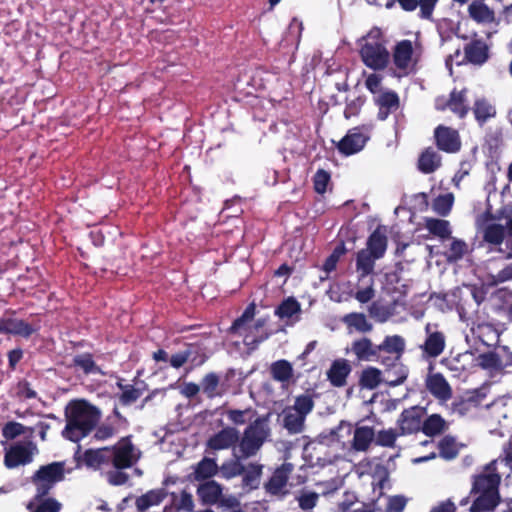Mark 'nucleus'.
<instances>
[{"instance_id":"nucleus-55","label":"nucleus","mask_w":512,"mask_h":512,"mask_svg":"<svg viewBox=\"0 0 512 512\" xmlns=\"http://www.w3.org/2000/svg\"><path fill=\"white\" fill-rule=\"evenodd\" d=\"M252 411L250 409L246 410H228L227 411V417L228 419L236 424V425H243L248 420L252 418Z\"/></svg>"},{"instance_id":"nucleus-12","label":"nucleus","mask_w":512,"mask_h":512,"mask_svg":"<svg viewBox=\"0 0 512 512\" xmlns=\"http://www.w3.org/2000/svg\"><path fill=\"white\" fill-rule=\"evenodd\" d=\"M292 470L293 465L290 463H284L279 468H277L271 476L270 480L265 485L267 492L272 495L286 494V485Z\"/></svg>"},{"instance_id":"nucleus-4","label":"nucleus","mask_w":512,"mask_h":512,"mask_svg":"<svg viewBox=\"0 0 512 512\" xmlns=\"http://www.w3.org/2000/svg\"><path fill=\"white\" fill-rule=\"evenodd\" d=\"M254 312L255 306L249 305L243 315L232 325V330L242 335L247 345L261 342L268 337V334L263 331L257 334L264 327L265 320H258L254 325H248L254 317Z\"/></svg>"},{"instance_id":"nucleus-45","label":"nucleus","mask_w":512,"mask_h":512,"mask_svg":"<svg viewBox=\"0 0 512 512\" xmlns=\"http://www.w3.org/2000/svg\"><path fill=\"white\" fill-rule=\"evenodd\" d=\"M296 499L298 501L299 507L304 511H308L312 510L316 506L319 499V494L304 489L299 492Z\"/></svg>"},{"instance_id":"nucleus-11","label":"nucleus","mask_w":512,"mask_h":512,"mask_svg":"<svg viewBox=\"0 0 512 512\" xmlns=\"http://www.w3.org/2000/svg\"><path fill=\"white\" fill-rule=\"evenodd\" d=\"M436 108L438 110L449 109L458 117L463 118L469 110V105L466 99V90H453L448 100L438 98L436 100Z\"/></svg>"},{"instance_id":"nucleus-42","label":"nucleus","mask_w":512,"mask_h":512,"mask_svg":"<svg viewBox=\"0 0 512 512\" xmlns=\"http://www.w3.org/2000/svg\"><path fill=\"white\" fill-rule=\"evenodd\" d=\"M446 428L445 420L438 414H433L427 418V420L422 424L423 432L426 435H436L443 432Z\"/></svg>"},{"instance_id":"nucleus-27","label":"nucleus","mask_w":512,"mask_h":512,"mask_svg":"<svg viewBox=\"0 0 512 512\" xmlns=\"http://www.w3.org/2000/svg\"><path fill=\"white\" fill-rule=\"evenodd\" d=\"M165 489L150 490L136 499V507L140 511H146L151 507L159 505L165 498Z\"/></svg>"},{"instance_id":"nucleus-9","label":"nucleus","mask_w":512,"mask_h":512,"mask_svg":"<svg viewBox=\"0 0 512 512\" xmlns=\"http://www.w3.org/2000/svg\"><path fill=\"white\" fill-rule=\"evenodd\" d=\"M368 139V134L363 132L360 128H352L339 141L337 147L341 153L349 156L361 151Z\"/></svg>"},{"instance_id":"nucleus-23","label":"nucleus","mask_w":512,"mask_h":512,"mask_svg":"<svg viewBox=\"0 0 512 512\" xmlns=\"http://www.w3.org/2000/svg\"><path fill=\"white\" fill-rule=\"evenodd\" d=\"M378 259L374 257L369 251L361 249L356 254V272L358 273V280L361 281L368 275L372 274L375 267V262Z\"/></svg>"},{"instance_id":"nucleus-39","label":"nucleus","mask_w":512,"mask_h":512,"mask_svg":"<svg viewBox=\"0 0 512 512\" xmlns=\"http://www.w3.org/2000/svg\"><path fill=\"white\" fill-rule=\"evenodd\" d=\"M425 227L430 233L440 238H449L451 234L450 224L446 220L427 218Z\"/></svg>"},{"instance_id":"nucleus-33","label":"nucleus","mask_w":512,"mask_h":512,"mask_svg":"<svg viewBox=\"0 0 512 512\" xmlns=\"http://www.w3.org/2000/svg\"><path fill=\"white\" fill-rule=\"evenodd\" d=\"M476 365L489 373H497L504 368L500 357L493 352L480 354L476 358Z\"/></svg>"},{"instance_id":"nucleus-49","label":"nucleus","mask_w":512,"mask_h":512,"mask_svg":"<svg viewBox=\"0 0 512 512\" xmlns=\"http://www.w3.org/2000/svg\"><path fill=\"white\" fill-rule=\"evenodd\" d=\"M218 385H219V378L216 374L210 373L207 374L202 382H201V389L202 391L210 398L218 395Z\"/></svg>"},{"instance_id":"nucleus-7","label":"nucleus","mask_w":512,"mask_h":512,"mask_svg":"<svg viewBox=\"0 0 512 512\" xmlns=\"http://www.w3.org/2000/svg\"><path fill=\"white\" fill-rule=\"evenodd\" d=\"M112 455L116 468H128L138 460L140 453L128 438H123L113 448Z\"/></svg>"},{"instance_id":"nucleus-3","label":"nucleus","mask_w":512,"mask_h":512,"mask_svg":"<svg viewBox=\"0 0 512 512\" xmlns=\"http://www.w3.org/2000/svg\"><path fill=\"white\" fill-rule=\"evenodd\" d=\"M268 436V428L264 421L256 420L245 430L237 448L236 458H248L256 454Z\"/></svg>"},{"instance_id":"nucleus-13","label":"nucleus","mask_w":512,"mask_h":512,"mask_svg":"<svg viewBox=\"0 0 512 512\" xmlns=\"http://www.w3.org/2000/svg\"><path fill=\"white\" fill-rule=\"evenodd\" d=\"M435 138L438 147L448 153H455L460 150L461 141L456 130L439 126L435 130Z\"/></svg>"},{"instance_id":"nucleus-24","label":"nucleus","mask_w":512,"mask_h":512,"mask_svg":"<svg viewBox=\"0 0 512 512\" xmlns=\"http://www.w3.org/2000/svg\"><path fill=\"white\" fill-rule=\"evenodd\" d=\"M35 329L28 323L19 319H2L0 320V332L29 337Z\"/></svg>"},{"instance_id":"nucleus-63","label":"nucleus","mask_w":512,"mask_h":512,"mask_svg":"<svg viewBox=\"0 0 512 512\" xmlns=\"http://www.w3.org/2000/svg\"><path fill=\"white\" fill-rule=\"evenodd\" d=\"M75 363L86 373L93 372L96 367L90 355H81L75 358Z\"/></svg>"},{"instance_id":"nucleus-61","label":"nucleus","mask_w":512,"mask_h":512,"mask_svg":"<svg viewBox=\"0 0 512 512\" xmlns=\"http://www.w3.org/2000/svg\"><path fill=\"white\" fill-rule=\"evenodd\" d=\"M25 432V427L17 422H9L3 428V436L6 439H13Z\"/></svg>"},{"instance_id":"nucleus-15","label":"nucleus","mask_w":512,"mask_h":512,"mask_svg":"<svg viewBox=\"0 0 512 512\" xmlns=\"http://www.w3.org/2000/svg\"><path fill=\"white\" fill-rule=\"evenodd\" d=\"M422 410L412 407L402 412L398 425L402 434H411L422 428Z\"/></svg>"},{"instance_id":"nucleus-40","label":"nucleus","mask_w":512,"mask_h":512,"mask_svg":"<svg viewBox=\"0 0 512 512\" xmlns=\"http://www.w3.org/2000/svg\"><path fill=\"white\" fill-rule=\"evenodd\" d=\"M243 484L251 489L257 488L260 483V477L262 474V465L250 464L244 468Z\"/></svg>"},{"instance_id":"nucleus-46","label":"nucleus","mask_w":512,"mask_h":512,"mask_svg":"<svg viewBox=\"0 0 512 512\" xmlns=\"http://www.w3.org/2000/svg\"><path fill=\"white\" fill-rule=\"evenodd\" d=\"M439 450L442 458L450 460L458 454V445L453 438L445 437L439 443Z\"/></svg>"},{"instance_id":"nucleus-20","label":"nucleus","mask_w":512,"mask_h":512,"mask_svg":"<svg viewBox=\"0 0 512 512\" xmlns=\"http://www.w3.org/2000/svg\"><path fill=\"white\" fill-rule=\"evenodd\" d=\"M366 251H369L378 260L381 259L387 249V237L385 230L378 227L368 238L366 243Z\"/></svg>"},{"instance_id":"nucleus-2","label":"nucleus","mask_w":512,"mask_h":512,"mask_svg":"<svg viewBox=\"0 0 512 512\" xmlns=\"http://www.w3.org/2000/svg\"><path fill=\"white\" fill-rule=\"evenodd\" d=\"M100 419V412L85 401L71 402L66 409L65 438L77 442L85 437Z\"/></svg>"},{"instance_id":"nucleus-43","label":"nucleus","mask_w":512,"mask_h":512,"mask_svg":"<svg viewBox=\"0 0 512 512\" xmlns=\"http://www.w3.org/2000/svg\"><path fill=\"white\" fill-rule=\"evenodd\" d=\"M382 381L381 371L374 367H369L362 372L361 385L367 389L376 388Z\"/></svg>"},{"instance_id":"nucleus-56","label":"nucleus","mask_w":512,"mask_h":512,"mask_svg":"<svg viewBox=\"0 0 512 512\" xmlns=\"http://www.w3.org/2000/svg\"><path fill=\"white\" fill-rule=\"evenodd\" d=\"M330 175L324 170H318L314 176V187L317 193L323 194L327 190Z\"/></svg>"},{"instance_id":"nucleus-32","label":"nucleus","mask_w":512,"mask_h":512,"mask_svg":"<svg viewBox=\"0 0 512 512\" xmlns=\"http://www.w3.org/2000/svg\"><path fill=\"white\" fill-rule=\"evenodd\" d=\"M466 58L474 64H482L488 58L487 45L482 41H474L465 48Z\"/></svg>"},{"instance_id":"nucleus-59","label":"nucleus","mask_w":512,"mask_h":512,"mask_svg":"<svg viewBox=\"0 0 512 512\" xmlns=\"http://www.w3.org/2000/svg\"><path fill=\"white\" fill-rule=\"evenodd\" d=\"M407 504L404 496L395 495L387 498V512H402Z\"/></svg>"},{"instance_id":"nucleus-8","label":"nucleus","mask_w":512,"mask_h":512,"mask_svg":"<svg viewBox=\"0 0 512 512\" xmlns=\"http://www.w3.org/2000/svg\"><path fill=\"white\" fill-rule=\"evenodd\" d=\"M361 57L366 66L377 70L386 66L389 55L381 44L367 42L361 48Z\"/></svg>"},{"instance_id":"nucleus-36","label":"nucleus","mask_w":512,"mask_h":512,"mask_svg":"<svg viewBox=\"0 0 512 512\" xmlns=\"http://www.w3.org/2000/svg\"><path fill=\"white\" fill-rule=\"evenodd\" d=\"M305 418L292 408H287L284 411V427L290 433H299L303 429Z\"/></svg>"},{"instance_id":"nucleus-62","label":"nucleus","mask_w":512,"mask_h":512,"mask_svg":"<svg viewBox=\"0 0 512 512\" xmlns=\"http://www.w3.org/2000/svg\"><path fill=\"white\" fill-rule=\"evenodd\" d=\"M512 280V264L507 265L496 275H490V281L492 284H499L506 281Z\"/></svg>"},{"instance_id":"nucleus-35","label":"nucleus","mask_w":512,"mask_h":512,"mask_svg":"<svg viewBox=\"0 0 512 512\" xmlns=\"http://www.w3.org/2000/svg\"><path fill=\"white\" fill-rule=\"evenodd\" d=\"M449 241V248L445 253L449 262L458 261L469 252V246L465 241L454 237H449Z\"/></svg>"},{"instance_id":"nucleus-34","label":"nucleus","mask_w":512,"mask_h":512,"mask_svg":"<svg viewBox=\"0 0 512 512\" xmlns=\"http://www.w3.org/2000/svg\"><path fill=\"white\" fill-rule=\"evenodd\" d=\"M379 352L384 351L389 354H394L396 359H399L405 348V341L399 335L387 336L384 341L378 345Z\"/></svg>"},{"instance_id":"nucleus-57","label":"nucleus","mask_w":512,"mask_h":512,"mask_svg":"<svg viewBox=\"0 0 512 512\" xmlns=\"http://www.w3.org/2000/svg\"><path fill=\"white\" fill-rule=\"evenodd\" d=\"M375 296L374 281L370 279L367 287L359 288L355 294V299L364 304L368 303Z\"/></svg>"},{"instance_id":"nucleus-26","label":"nucleus","mask_w":512,"mask_h":512,"mask_svg":"<svg viewBox=\"0 0 512 512\" xmlns=\"http://www.w3.org/2000/svg\"><path fill=\"white\" fill-rule=\"evenodd\" d=\"M221 494L222 487L215 481H207L198 488V495L205 504H217Z\"/></svg>"},{"instance_id":"nucleus-64","label":"nucleus","mask_w":512,"mask_h":512,"mask_svg":"<svg viewBox=\"0 0 512 512\" xmlns=\"http://www.w3.org/2000/svg\"><path fill=\"white\" fill-rule=\"evenodd\" d=\"M178 508L187 512H192L194 509V501L191 494L183 491L180 494Z\"/></svg>"},{"instance_id":"nucleus-58","label":"nucleus","mask_w":512,"mask_h":512,"mask_svg":"<svg viewBox=\"0 0 512 512\" xmlns=\"http://www.w3.org/2000/svg\"><path fill=\"white\" fill-rule=\"evenodd\" d=\"M344 252L345 249L343 246L336 247L332 254L326 259L323 268L327 274L335 270L337 263Z\"/></svg>"},{"instance_id":"nucleus-44","label":"nucleus","mask_w":512,"mask_h":512,"mask_svg":"<svg viewBox=\"0 0 512 512\" xmlns=\"http://www.w3.org/2000/svg\"><path fill=\"white\" fill-rule=\"evenodd\" d=\"M453 203L454 196L452 193L440 195L433 202V210L441 216H446L451 211Z\"/></svg>"},{"instance_id":"nucleus-5","label":"nucleus","mask_w":512,"mask_h":512,"mask_svg":"<svg viewBox=\"0 0 512 512\" xmlns=\"http://www.w3.org/2000/svg\"><path fill=\"white\" fill-rule=\"evenodd\" d=\"M64 473V463L62 462L42 466L33 477L37 497L46 495L57 482L62 481Z\"/></svg>"},{"instance_id":"nucleus-30","label":"nucleus","mask_w":512,"mask_h":512,"mask_svg":"<svg viewBox=\"0 0 512 512\" xmlns=\"http://www.w3.org/2000/svg\"><path fill=\"white\" fill-rule=\"evenodd\" d=\"M440 165L441 157L433 149H426L419 157L418 167L425 174L434 172Z\"/></svg>"},{"instance_id":"nucleus-28","label":"nucleus","mask_w":512,"mask_h":512,"mask_svg":"<svg viewBox=\"0 0 512 512\" xmlns=\"http://www.w3.org/2000/svg\"><path fill=\"white\" fill-rule=\"evenodd\" d=\"M469 16L478 23L494 21V12L483 2L473 1L468 7Z\"/></svg>"},{"instance_id":"nucleus-25","label":"nucleus","mask_w":512,"mask_h":512,"mask_svg":"<svg viewBox=\"0 0 512 512\" xmlns=\"http://www.w3.org/2000/svg\"><path fill=\"white\" fill-rule=\"evenodd\" d=\"M350 371L351 367L347 360H336L328 371V378L333 385L343 386Z\"/></svg>"},{"instance_id":"nucleus-14","label":"nucleus","mask_w":512,"mask_h":512,"mask_svg":"<svg viewBox=\"0 0 512 512\" xmlns=\"http://www.w3.org/2000/svg\"><path fill=\"white\" fill-rule=\"evenodd\" d=\"M426 340L422 349L429 357L439 356L445 348V336L442 332L436 330L432 324L425 327Z\"/></svg>"},{"instance_id":"nucleus-29","label":"nucleus","mask_w":512,"mask_h":512,"mask_svg":"<svg viewBox=\"0 0 512 512\" xmlns=\"http://www.w3.org/2000/svg\"><path fill=\"white\" fill-rule=\"evenodd\" d=\"M271 375L274 380L287 385L293 378V367L286 360H278L271 365Z\"/></svg>"},{"instance_id":"nucleus-1","label":"nucleus","mask_w":512,"mask_h":512,"mask_svg":"<svg viewBox=\"0 0 512 512\" xmlns=\"http://www.w3.org/2000/svg\"><path fill=\"white\" fill-rule=\"evenodd\" d=\"M498 465L499 461L493 460L475 477L472 493L477 497L470 507L471 512H487L498 504V486L501 480V476L496 473Z\"/></svg>"},{"instance_id":"nucleus-18","label":"nucleus","mask_w":512,"mask_h":512,"mask_svg":"<svg viewBox=\"0 0 512 512\" xmlns=\"http://www.w3.org/2000/svg\"><path fill=\"white\" fill-rule=\"evenodd\" d=\"M466 340L469 342L471 338L478 339L483 344L489 346L492 345L498 339L497 331L490 324L472 323L469 333H466Z\"/></svg>"},{"instance_id":"nucleus-21","label":"nucleus","mask_w":512,"mask_h":512,"mask_svg":"<svg viewBox=\"0 0 512 512\" xmlns=\"http://www.w3.org/2000/svg\"><path fill=\"white\" fill-rule=\"evenodd\" d=\"M375 438L374 430L371 427L360 426L354 430L351 449L357 452H365Z\"/></svg>"},{"instance_id":"nucleus-60","label":"nucleus","mask_w":512,"mask_h":512,"mask_svg":"<svg viewBox=\"0 0 512 512\" xmlns=\"http://www.w3.org/2000/svg\"><path fill=\"white\" fill-rule=\"evenodd\" d=\"M375 438L377 444L381 446L392 447L397 438V434L392 429L382 430L377 434V436H375Z\"/></svg>"},{"instance_id":"nucleus-38","label":"nucleus","mask_w":512,"mask_h":512,"mask_svg":"<svg viewBox=\"0 0 512 512\" xmlns=\"http://www.w3.org/2000/svg\"><path fill=\"white\" fill-rule=\"evenodd\" d=\"M473 112L476 120L479 123L485 122L487 119L494 117L496 114L494 106L486 99L476 100Z\"/></svg>"},{"instance_id":"nucleus-37","label":"nucleus","mask_w":512,"mask_h":512,"mask_svg":"<svg viewBox=\"0 0 512 512\" xmlns=\"http://www.w3.org/2000/svg\"><path fill=\"white\" fill-rule=\"evenodd\" d=\"M344 323L348 328H353L358 332H369L372 330V324L368 322L366 316L361 313H351L344 317Z\"/></svg>"},{"instance_id":"nucleus-22","label":"nucleus","mask_w":512,"mask_h":512,"mask_svg":"<svg viewBox=\"0 0 512 512\" xmlns=\"http://www.w3.org/2000/svg\"><path fill=\"white\" fill-rule=\"evenodd\" d=\"M413 47L410 41L400 42L394 52V62L396 66L403 70H408L413 66Z\"/></svg>"},{"instance_id":"nucleus-19","label":"nucleus","mask_w":512,"mask_h":512,"mask_svg":"<svg viewBox=\"0 0 512 512\" xmlns=\"http://www.w3.org/2000/svg\"><path fill=\"white\" fill-rule=\"evenodd\" d=\"M427 389L440 400H448L451 397V387L446 379L439 373L431 374L426 379Z\"/></svg>"},{"instance_id":"nucleus-10","label":"nucleus","mask_w":512,"mask_h":512,"mask_svg":"<svg viewBox=\"0 0 512 512\" xmlns=\"http://www.w3.org/2000/svg\"><path fill=\"white\" fill-rule=\"evenodd\" d=\"M491 216L487 212L481 216H479L476 220V224L478 228L483 233V238L487 243L493 245H500L506 234V230L504 226L496 223H492Z\"/></svg>"},{"instance_id":"nucleus-54","label":"nucleus","mask_w":512,"mask_h":512,"mask_svg":"<svg viewBox=\"0 0 512 512\" xmlns=\"http://www.w3.org/2000/svg\"><path fill=\"white\" fill-rule=\"evenodd\" d=\"M291 408L306 417L313 408V401L310 396L301 395L296 398L295 403Z\"/></svg>"},{"instance_id":"nucleus-31","label":"nucleus","mask_w":512,"mask_h":512,"mask_svg":"<svg viewBox=\"0 0 512 512\" xmlns=\"http://www.w3.org/2000/svg\"><path fill=\"white\" fill-rule=\"evenodd\" d=\"M301 312L299 302L294 298H287L277 308L276 314L283 320L297 321Z\"/></svg>"},{"instance_id":"nucleus-16","label":"nucleus","mask_w":512,"mask_h":512,"mask_svg":"<svg viewBox=\"0 0 512 512\" xmlns=\"http://www.w3.org/2000/svg\"><path fill=\"white\" fill-rule=\"evenodd\" d=\"M351 352L359 361H375L378 358L379 348L369 338L363 337L352 343Z\"/></svg>"},{"instance_id":"nucleus-6","label":"nucleus","mask_w":512,"mask_h":512,"mask_svg":"<svg viewBox=\"0 0 512 512\" xmlns=\"http://www.w3.org/2000/svg\"><path fill=\"white\" fill-rule=\"evenodd\" d=\"M36 452L37 448L32 442H18L6 450L4 464L9 469L28 464Z\"/></svg>"},{"instance_id":"nucleus-41","label":"nucleus","mask_w":512,"mask_h":512,"mask_svg":"<svg viewBox=\"0 0 512 512\" xmlns=\"http://www.w3.org/2000/svg\"><path fill=\"white\" fill-rule=\"evenodd\" d=\"M408 369L404 365L398 363L393 368L387 371L383 380L390 386H397L404 382L407 378Z\"/></svg>"},{"instance_id":"nucleus-50","label":"nucleus","mask_w":512,"mask_h":512,"mask_svg":"<svg viewBox=\"0 0 512 512\" xmlns=\"http://www.w3.org/2000/svg\"><path fill=\"white\" fill-rule=\"evenodd\" d=\"M107 452L106 449L88 450L84 454L83 462L88 467L97 468L104 461Z\"/></svg>"},{"instance_id":"nucleus-47","label":"nucleus","mask_w":512,"mask_h":512,"mask_svg":"<svg viewBox=\"0 0 512 512\" xmlns=\"http://www.w3.org/2000/svg\"><path fill=\"white\" fill-rule=\"evenodd\" d=\"M217 464L214 460L205 458L197 466L195 474L197 479H205L217 472Z\"/></svg>"},{"instance_id":"nucleus-17","label":"nucleus","mask_w":512,"mask_h":512,"mask_svg":"<svg viewBox=\"0 0 512 512\" xmlns=\"http://www.w3.org/2000/svg\"><path fill=\"white\" fill-rule=\"evenodd\" d=\"M239 440V432L232 427H227L213 435L208 440L209 448L213 450L228 449Z\"/></svg>"},{"instance_id":"nucleus-52","label":"nucleus","mask_w":512,"mask_h":512,"mask_svg":"<svg viewBox=\"0 0 512 512\" xmlns=\"http://www.w3.org/2000/svg\"><path fill=\"white\" fill-rule=\"evenodd\" d=\"M119 387L121 389V394L119 396V399L122 404L129 405L131 403H134L141 395L140 391L138 389H135L131 385H121L119 384Z\"/></svg>"},{"instance_id":"nucleus-48","label":"nucleus","mask_w":512,"mask_h":512,"mask_svg":"<svg viewBox=\"0 0 512 512\" xmlns=\"http://www.w3.org/2000/svg\"><path fill=\"white\" fill-rule=\"evenodd\" d=\"M61 505L54 499H46L40 503L30 502L27 505L29 512H58Z\"/></svg>"},{"instance_id":"nucleus-51","label":"nucleus","mask_w":512,"mask_h":512,"mask_svg":"<svg viewBox=\"0 0 512 512\" xmlns=\"http://www.w3.org/2000/svg\"><path fill=\"white\" fill-rule=\"evenodd\" d=\"M244 471V466L238 461H231L224 463L220 468V473L222 477L226 479H230L242 474Z\"/></svg>"},{"instance_id":"nucleus-53","label":"nucleus","mask_w":512,"mask_h":512,"mask_svg":"<svg viewBox=\"0 0 512 512\" xmlns=\"http://www.w3.org/2000/svg\"><path fill=\"white\" fill-rule=\"evenodd\" d=\"M377 103L379 106L394 112L399 107V98L397 94L393 92H385L378 97Z\"/></svg>"}]
</instances>
